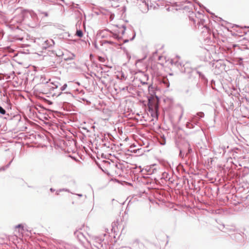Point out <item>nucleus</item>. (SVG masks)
Masks as SVG:
<instances>
[{"mask_svg":"<svg viewBox=\"0 0 249 249\" xmlns=\"http://www.w3.org/2000/svg\"><path fill=\"white\" fill-rule=\"evenodd\" d=\"M104 239H102L100 238H96V242L99 244V245L101 246V247H103V244H102V242L103 241Z\"/></svg>","mask_w":249,"mask_h":249,"instance_id":"21","label":"nucleus"},{"mask_svg":"<svg viewBox=\"0 0 249 249\" xmlns=\"http://www.w3.org/2000/svg\"><path fill=\"white\" fill-rule=\"evenodd\" d=\"M52 84L53 85V86L50 89L53 90L57 89L61 85L60 83L58 82L52 83Z\"/></svg>","mask_w":249,"mask_h":249,"instance_id":"14","label":"nucleus"},{"mask_svg":"<svg viewBox=\"0 0 249 249\" xmlns=\"http://www.w3.org/2000/svg\"><path fill=\"white\" fill-rule=\"evenodd\" d=\"M196 2L199 6V7L201 8H205V7L201 3H200L198 1H197L196 0Z\"/></svg>","mask_w":249,"mask_h":249,"instance_id":"37","label":"nucleus"},{"mask_svg":"<svg viewBox=\"0 0 249 249\" xmlns=\"http://www.w3.org/2000/svg\"><path fill=\"white\" fill-rule=\"evenodd\" d=\"M79 21L77 22V24H76V31H83V30L80 28V24Z\"/></svg>","mask_w":249,"mask_h":249,"instance_id":"28","label":"nucleus"},{"mask_svg":"<svg viewBox=\"0 0 249 249\" xmlns=\"http://www.w3.org/2000/svg\"><path fill=\"white\" fill-rule=\"evenodd\" d=\"M147 105H148L147 110L150 113L151 116L153 118L158 119V117H159V113H158V111L156 109H154L152 107H151L152 104H147Z\"/></svg>","mask_w":249,"mask_h":249,"instance_id":"8","label":"nucleus"},{"mask_svg":"<svg viewBox=\"0 0 249 249\" xmlns=\"http://www.w3.org/2000/svg\"><path fill=\"white\" fill-rule=\"evenodd\" d=\"M98 31H107V32H109V31H110L109 30H108V29H105L104 30H99Z\"/></svg>","mask_w":249,"mask_h":249,"instance_id":"47","label":"nucleus"},{"mask_svg":"<svg viewBox=\"0 0 249 249\" xmlns=\"http://www.w3.org/2000/svg\"><path fill=\"white\" fill-rule=\"evenodd\" d=\"M12 22L14 23L26 25L31 28H36L38 24V18L36 14L33 11L23 10L18 15L15 17Z\"/></svg>","mask_w":249,"mask_h":249,"instance_id":"1","label":"nucleus"},{"mask_svg":"<svg viewBox=\"0 0 249 249\" xmlns=\"http://www.w3.org/2000/svg\"><path fill=\"white\" fill-rule=\"evenodd\" d=\"M67 104H69L68 102H64V105H67Z\"/></svg>","mask_w":249,"mask_h":249,"instance_id":"63","label":"nucleus"},{"mask_svg":"<svg viewBox=\"0 0 249 249\" xmlns=\"http://www.w3.org/2000/svg\"><path fill=\"white\" fill-rule=\"evenodd\" d=\"M193 152L190 143H187V151L186 153V156H189Z\"/></svg>","mask_w":249,"mask_h":249,"instance_id":"13","label":"nucleus"},{"mask_svg":"<svg viewBox=\"0 0 249 249\" xmlns=\"http://www.w3.org/2000/svg\"><path fill=\"white\" fill-rule=\"evenodd\" d=\"M197 74L199 75V77L203 81L204 84L206 85H207L208 80L207 78L205 77L204 74H203L201 72H200L199 71H194V78L196 77V76Z\"/></svg>","mask_w":249,"mask_h":249,"instance_id":"9","label":"nucleus"},{"mask_svg":"<svg viewBox=\"0 0 249 249\" xmlns=\"http://www.w3.org/2000/svg\"><path fill=\"white\" fill-rule=\"evenodd\" d=\"M204 9H205L208 13H209L210 14H212V15H213V13L211 12L210 11V10H209V9H207L206 7H205V8H204Z\"/></svg>","mask_w":249,"mask_h":249,"instance_id":"43","label":"nucleus"},{"mask_svg":"<svg viewBox=\"0 0 249 249\" xmlns=\"http://www.w3.org/2000/svg\"><path fill=\"white\" fill-rule=\"evenodd\" d=\"M165 174H166V175H167V174L165 172H163L162 173V177L160 178V179H165Z\"/></svg>","mask_w":249,"mask_h":249,"instance_id":"39","label":"nucleus"},{"mask_svg":"<svg viewBox=\"0 0 249 249\" xmlns=\"http://www.w3.org/2000/svg\"><path fill=\"white\" fill-rule=\"evenodd\" d=\"M111 41H106L104 42V43H109L110 44L111 43Z\"/></svg>","mask_w":249,"mask_h":249,"instance_id":"56","label":"nucleus"},{"mask_svg":"<svg viewBox=\"0 0 249 249\" xmlns=\"http://www.w3.org/2000/svg\"><path fill=\"white\" fill-rule=\"evenodd\" d=\"M27 39H31L34 42L36 43L38 45L42 47L43 44L45 42V38L42 37H35L31 36L30 35L27 34Z\"/></svg>","mask_w":249,"mask_h":249,"instance_id":"5","label":"nucleus"},{"mask_svg":"<svg viewBox=\"0 0 249 249\" xmlns=\"http://www.w3.org/2000/svg\"><path fill=\"white\" fill-rule=\"evenodd\" d=\"M132 33L133 36H132V37H131L129 39V40H130V41L133 40L136 36V32H132ZM128 41H129V39H124V43H126Z\"/></svg>","mask_w":249,"mask_h":249,"instance_id":"20","label":"nucleus"},{"mask_svg":"<svg viewBox=\"0 0 249 249\" xmlns=\"http://www.w3.org/2000/svg\"><path fill=\"white\" fill-rule=\"evenodd\" d=\"M141 83L142 84V85H143L147 84V82H146L141 81Z\"/></svg>","mask_w":249,"mask_h":249,"instance_id":"50","label":"nucleus"},{"mask_svg":"<svg viewBox=\"0 0 249 249\" xmlns=\"http://www.w3.org/2000/svg\"><path fill=\"white\" fill-rule=\"evenodd\" d=\"M103 145H104V146H106V147H109V145H107V143H104V144H103Z\"/></svg>","mask_w":249,"mask_h":249,"instance_id":"58","label":"nucleus"},{"mask_svg":"<svg viewBox=\"0 0 249 249\" xmlns=\"http://www.w3.org/2000/svg\"><path fill=\"white\" fill-rule=\"evenodd\" d=\"M75 35L81 38L83 37L84 35V32H75Z\"/></svg>","mask_w":249,"mask_h":249,"instance_id":"26","label":"nucleus"},{"mask_svg":"<svg viewBox=\"0 0 249 249\" xmlns=\"http://www.w3.org/2000/svg\"><path fill=\"white\" fill-rule=\"evenodd\" d=\"M67 87V84L66 83L64 84L62 86L60 87V89H59V91H55V92L53 94V96H56V97L61 96L62 98H73L74 96L70 92H62L63 91H64L66 89Z\"/></svg>","mask_w":249,"mask_h":249,"instance_id":"3","label":"nucleus"},{"mask_svg":"<svg viewBox=\"0 0 249 249\" xmlns=\"http://www.w3.org/2000/svg\"><path fill=\"white\" fill-rule=\"evenodd\" d=\"M102 33V32H97V36H100Z\"/></svg>","mask_w":249,"mask_h":249,"instance_id":"55","label":"nucleus"},{"mask_svg":"<svg viewBox=\"0 0 249 249\" xmlns=\"http://www.w3.org/2000/svg\"><path fill=\"white\" fill-rule=\"evenodd\" d=\"M148 90L150 96L147 97V104H152V100L155 98L159 100V96L156 95V89H155L154 87H153L152 85H150L148 86Z\"/></svg>","mask_w":249,"mask_h":249,"instance_id":"4","label":"nucleus"},{"mask_svg":"<svg viewBox=\"0 0 249 249\" xmlns=\"http://www.w3.org/2000/svg\"><path fill=\"white\" fill-rule=\"evenodd\" d=\"M64 27H65V26H64L63 25H57V29L58 30L64 31L65 30V29H64Z\"/></svg>","mask_w":249,"mask_h":249,"instance_id":"33","label":"nucleus"},{"mask_svg":"<svg viewBox=\"0 0 249 249\" xmlns=\"http://www.w3.org/2000/svg\"><path fill=\"white\" fill-rule=\"evenodd\" d=\"M13 161V160H12L7 164H6L5 166H2L0 168V171H4L6 169H7L8 168H9V167L10 166L11 163Z\"/></svg>","mask_w":249,"mask_h":249,"instance_id":"18","label":"nucleus"},{"mask_svg":"<svg viewBox=\"0 0 249 249\" xmlns=\"http://www.w3.org/2000/svg\"><path fill=\"white\" fill-rule=\"evenodd\" d=\"M121 28H122L123 29V30L122 31H125L126 28V26L125 25H124V24L121 25Z\"/></svg>","mask_w":249,"mask_h":249,"instance_id":"38","label":"nucleus"},{"mask_svg":"<svg viewBox=\"0 0 249 249\" xmlns=\"http://www.w3.org/2000/svg\"><path fill=\"white\" fill-rule=\"evenodd\" d=\"M211 85L212 86H213V85H215V81L213 79H212L211 81Z\"/></svg>","mask_w":249,"mask_h":249,"instance_id":"41","label":"nucleus"},{"mask_svg":"<svg viewBox=\"0 0 249 249\" xmlns=\"http://www.w3.org/2000/svg\"><path fill=\"white\" fill-rule=\"evenodd\" d=\"M199 91H200V97H203L205 96V92L204 91V90L201 88L200 89H199Z\"/></svg>","mask_w":249,"mask_h":249,"instance_id":"30","label":"nucleus"},{"mask_svg":"<svg viewBox=\"0 0 249 249\" xmlns=\"http://www.w3.org/2000/svg\"><path fill=\"white\" fill-rule=\"evenodd\" d=\"M220 66V67L222 66V64H221V62L217 61L216 62V63L215 64V67L219 68Z\"/></svg>","mask_w":249,"mask_h":249,"instance_id":"36","label":"nucleus"},{"mask_svg":"<svg viewBox=\"0 0 249 249\" xmlns=\"http://www.w3.org/2000/svg\"><path fill=\"white\" fill-rule=\"evenodd\" d=\"M8 41L10 42H14L17 40L23 41L24 38L23 37H20L18 36H14L12 35H9L7 37Z\"/></svg>","mask_w":249,"mask_h":249,"instance_id":"10","label":"nucleus"},{"mask_svg":"<svg viewBox=\"0 0 249 249\" xmlns=\"http://www.w3.org/2000/svg\"><path fill=\"white\" fill-rule=\"evenodd\" d=\"M4 115H5V116L4 117V119H6V120L11 119L10 118V115L9 113H7V112H6V114H4Z\"/></svg>","mask_w":249,"mask_h":249,"instance_id":"35","label":"nucleus"},{"mask_svg":"<svg viewBox=\"0 0 249 249\" xmlns=\"http://www.w3.org/2000/svg\"><path fill=\"white\" fill-rule=\"evenodd\" d=\"M242 50H248V51H249V48L246 47H244L243 49H242Z\"/></svg>","mask_w":249,"mask_h":249,"instance_id":"48","label":"nucleus"},{"mask_svg":"<svg viewBox=\"0 0 249 249\" xmlns=\"http://www.w3.org/2000/svg\"><path fill=\"white\" fill-rule=\"evenodd\" d=\"M140 11L143 13H147L149 10L148 4L145 0L142 1V3H140L138 5Z\"/></svg>","mask_w":249,"mask_h":249,"instance_id":"6","label":"nucleus"},{"mask_svg":"<svg viewBox=\"0 0 249 249\" xmlns=\"http://www.w3.org/2000/svg\"><path fill=\"white\" fill-rule=\"evenodd\" d=\"M50 191L51 192H54L55 190L53 188H51L50 189Z\"/></svg>","mask_w":249,"mask_h":249,"instance_id":"49","label":"nucleus"},{"mask_svg":"<svg viewBox=\"0 0 249 249\" xmlns=\"http://www.w3.org/2000/svg\"><path fill=\"white\" fill-rule=\"evenodd\" d=\"M230 33H231V35L234 37L235 40H236L238 41H241L243 39H244V38L243 37V35H241V34L240 35V34L236 33V32H231Z\"/></svg>","mask_w":249,"mask_h":249,"instance_id":"11","label":"nucleus"},{"mask_svg":"<svg viewBox=\"0 0 249 249\" xmlns=\"http://www.w3.org/2000/svg\"><path fill=\"white\" fill-rule=\"evenodd\" d=\"M157 53H158V51H156L155 52L153 53V55H155Z\"/></svg>","mask_w":249,"mask_h":249,"instance_id":"60","label":"nucleus"},{"mask_svg":"<svg viewBox=\"0 0 249 249\" xmlns=\"http://www.w3.org/2000/svg\"><path fill=\"white\" fill-rule=\"evenodd\" d=\"M75 195L78 196L79 197H82L83 196V195L81 194H75Z\"/></svg>","mask_w":249,"mask_h":249,"instance_id":"51","label":"nucleus"},{"mask_svg":"<svg viewBox=\"0 0 249 249\" xmlns=\"http://www.w3.org/2000/svg\"><path fill=\"white\" fill-rule=\"evenodd\" d=\"M126 10V6H124L123 7V8H122V11H123V12H125Z\"/></svg>","mask_w":249,"mask_h":249,"instance_id":"42","label":"nucleus"},{"mask_svg":"<svg viewBox=\"0 0 249 249\" xmlns=\"http://www.w3.org/2000/svg\"><path fill=\"white\" fill-rule=\"evenodd\" d=\"M164 84L166 88L169 87L170 83H169V80L167 78L165 79Z\"/></svg>","mask_w":249,"mask_h":249,"instance_id":"29","label":"nucleus"},{"mask_svg":"<svg viewBox=\"0 0 249 249\" xmlns=\"http://www.w3.org/2000/svg\"><path fill=\"white\" fill-rule=\"evenodd\" d=\"M226 29L228 30V31H229V32L231 31V30H230L229 27H226Z\"/></svg>","mask_w":249,"mask_h":249,"instance_id":"64","label":"nucleus"},{"mask_svg":"<svg viewBox=\"0 0 249 249\" xmlns=\"http://www.w3.org/2000/svg\"><path fill=\"white\" fill-rule=\"evenodd\" d=\"M204 113L203 112H198L196 113V115L194 116V118H198L199 119L202 118L204 117Z\"/></svg>","mask_w":249,"mask_h":249,"instance_id":"16","label":"nucleus"},{"mask_svg":"<svg viewBox=\"0 0 249 249\" xmlns=\"http://www.w3.org/2000/svg\"><path fill=\"white\" fill-rule=\"evenodd\" d=\"M159 142L160 145H164L166 143L165 137L164 135H162L160 136V138L159 140Z\"/></svg>","mask_w":249,"mask_h":249,"instance_id":"15","label":"nucleus"},{"mask_svg":"<svg viewBox=\"0 0 249 249\" xmlns=\"http://www.w3.org/2000/svg\"><path fill=\"white\" fill-rule=\"evenodd\" d=\"M175 65L178 66L179 65L181 67L180 71L181 72L187 73L188 75V78H191L194 75V71H196V69L194 70L192 69V68L190 67V64L189 62L186 63L182 66H181L180 63H178V62H176Z\"/></svg>","mask_w":249,"mask_h":249,"instance_id":"2","label":"nucleus"},{"mask_svg":"<svg viewBox=\"0 0 249 249\" xmlns=\"http://www.w3.org/2000/svg\"><path fill=\"white\" fill-rule=\"evenodd\" d=\"M215 18H218V20H219V21L223 20L221 18H220V17H218L215 16Z\"/></svg>","mask_w":249,"mask_h":249,"instance_id":"46","label":"nucleus"},{"mask_svg":"<svg viewBox=\"0 0 249 249\" xmlns=\"http://www.w3.org/2000/svg\"><path fill=\"white\" fill-rule=\"evenodd\" d=\"M6 110L1 106H0V114L1 115L6 114Z\"/></svg>","mask_w":249,"mask_h":249,"instance_id":"23","label":"nucleus"},{"mask_svg":"<svg viewBox=\"0 0 249 249\" xmlns=\"http://www.w3.org/2000/svg\"><path fill=\"white\" fill-rule=\"evenodd\" d=\"M240 34H243L244 35V34H247L248 32H238Z\"/></svg>","mask_w":249,"mask_h":249,"instance_id":"59","label":"nucleus"},{"mask_svg":"<svg viewBox=\"0 0 249 249\" xmlns=\"http://www.w3.org/2000/svg\"><path fill=\"white\" fill-rule=\"evenodd\" d=\"M242 29H245V28H248V29H249V26H244V27H242L241 28Z\"/></svg>","mask_w":249,"mask_h":249,"instance_id":"53","label":"nucleus"},{"mask_svg":"<svg viewBox=\"0 0 249 249\" xmlns=\"http://www.w3.org/2000/svg\"><path fill=\"white\" fill-rule=\"evenodd\" d=\"M240 27L239 25H236V24H234V25H233L232 26V27Z\"/></svg>","mask_w":249,"mask_h":249,"instance_id":"57","label":"nucleus"},{"mask_svg":"<svg viewBox=\"0 0 249 249\" xmlns=\"http://www.w3.org/2000/svg\"><path fill=\"white\" fill-rule=\"evenodd\" d=\"M42 14L45 17H47L48 16V13L47 12H43Z\"/></svg>","mask_w":249,"mask_h":249,"instance_id":"40","label":"nucleus"},{"mask_svg":"<svg viewBox=\"0 0 249 249\" xmlns=\"http://www.w3.org/2000/svg\"><path fill=\"white\" fill-rule=\"evenodd\" d=\"M179 157L182 159L184 158V153L183 152L182 150L179 148Z\"/></svg>","mask_w":249,"mask_h":249,"instance_id":"27","label":"nucleus"},{"mask_svg":"<svg viewBox=\"0 0 249 249\" xmlns=\"http://www.w3.org/2000/svg\"><path fill=\"white\" fill-rule=\"evenodd\" d=\"M60 192H59V190H57V191H56L55 194H56V195H59V193H60Z\"/></svg>","mask_w":249,"mask_h":249,"instance_id":"52","label":"nucleus"},{"mask_svg":"<svg viewBox=\"0 0 249 249\" xmlns=\"http://www.w3.org/2000/svg\"><path fill=\"white\" fill-rule=\"evenodd\" d=\"M192 122L195 125H199V121L196 119V118L194 117V119L192 120Z\"/></svg>","mask_w":249,"mask_h":249,"instance_id":"24","label":"nucleus"},{"mask_svg":"<svg viewBox=\"0 0 249 249\" xmlns=\"http://www.w3.org/2000/svg\"><path fill=\"white\" fill-rule=\"evenodd\" d=\"M190 92V90L189 89H186L185 91V94H188Z\"/></svg>","mask_w":249,"mask_h":249,"instance_id":"45","label":"nucleus"},{"mask_svg":"<svg viewBox=\"0 0 249 249\" xmlns=\"http://www.w3.org/2000/svg\"><path fill=\"white\" fill-rule=\"evenodd\" d=\"M244 168H245V171H248V170H249V167H246V166H245V167H244Z\"/></svg>","mask_w":249,"mask_h":249,"instance_id":"54","label":"nucleus"},{"mask_svg":"<svg viewBox=\"0 0 249 249\" xmlns=\"http://www.w3.org/2000/svg\"><path fill=\"white\" fill-rule=\"evenodd\" d=\"M157 171V169L156 168H152L150 169L148 171V174L152 175L153 174H155Z\"/></svg>","mask_w":249,"mask_h":249,"instance_id":"22","label":"nucleus"},{"mask_svg":"<svg viewBox=\"0 0 249 249\" xmlns=\"http://www.w3.org/2000/svg\"><path fill=\"white\" fill-rule=\"evenodd\" d=\"M73 58H68L67 59H65L66 60H71Z\"/></svg>","mask_w":249,"mask_h":249,"instance_id":"61","label":"nucleus"},{"mask_svg":"<svg viewBox=\"0 0 249 249\" xmlns=\"http://www.w3.org/2000/svg\"><path fill=\"white\" fill-rule=\"evenodd\" d=\"M74 234L79 240H82V238H85L83 233L78 231H75Z\"/></svg>","mask_w":249,"mask_h":249,"instance_id":"12","label":"nucleus"},{"mask_svg":"<svg viewBox=\"0 0 249 249\" xmlns=\"http://www.w3.org/2000/svg\"><path fill=\"white\" fill-rule=\"evenodd\" d=\"M5 20V16L4 14L0 11V22L4 21ZM0 31H3V29L0 28Z\"/></svg>","mask_w":249,"mask_h":249,"instance_id":"19","label":"nucleus"},{"mask_svg":"<svg viewBox=\"0 0 249 249\" xmlns=\"http://www.w3.org/2000/svg\"><path fill=\"white\" fill-rule=\"evenodd\" d=\"M59 192L65 191V192H67L71 193L72 194L71 192H70V190L69 189H67V188L60 189H59Z\"/></svg>","mask_w":249,"mask_h":249,"instance_id":"31","label":"nucleus"},{"mask_svg":"<svg viewBox=\"0 0 249 249\" xmlns=\"http://www.w3.org/2000/svg\"><path fill=\"white\" fill-rule=\"evenodd\" d=\"M16 228L20 229L22 230H24V226L22 224H19L16 226Z\"/></svg>","mask_w":249,"mask_h":249,"instance_id":"32","label":"nucleus"},{"mask_svg":"<svg viewBox=\"0 0 249 249\" xmlns=\"http://www.w3.org/2000/svg\"><path fill=\"white\" fill-rule=\"evenodd\" d=\"M206 33H207V34H209L210 32H206ZM212 33H213V36H215V33L216 32H212Z\"/></svg>","mask_w":249,"mask_h":249,"instance_id":"62","label":"nucleus"},{"mask_svg":"<svg viewBox=\"0 0 249 249\" xmlns=\"http://www.w3.org/2000/svg\"><path fill=\"white\" fill-rule=\"evenodd\" d=\"M186 126L187 128L192 129L195 127V125L192 122V121L188 122L186 123Z\"/></svg>","mask_w":249,"mask_h":249,"instance_id":"17","label":"nucleus"},{"mask_svg":"<svg viewBox=\"0 0 249 249\" xmlns=\"http://www.w3.org/2000/svg\"><path fill=\"white\" fill-rule=\"evenodd\" d=\"M94 44V47H95L96 49H98V45H97V44L96 42H94V44Z\"/></svg>","mask_w":249,"mask_h":249,"instance_id":"44","label":"nucleus"},{"mask_svg":"<svg viewBox=\"0 0 249 249\" xmlns=\"http://www.w3.org/2000/svg\"><path fill=\"white\" fill-rule=\"evenodd\" d=\"M45 42L42 45L41 48L43 50H46L54 45V41L52 39H47L45 38Z\"/></svg>","mask_w":249,"mask_h":249,"instance_id":"7","label":"nucleus"},{"mask_svg":"<svg viewBox=\"0 0 249 249\" xmlns=\"http://www.w3.org/2000/svg\"><path fill=\"white\" fill-rule=\"evenodd\" d=\"M204 42L205 43L209 44L212 42L211 38L209 36H207L206 38L204 39Z\"/></svg>","mask_w":249,"mask_h":249,"instance_id":"25","label":"nucleus"},{"mask_svg":"<svg viewBox=\"0 0 249 249\" xmlns=\"http://www.w3.org/2000/svg\"><path fill=\"white\" fill-rule=\"evenodd\" d=\"M49 52H50V55H51L52 54H53L54 55H55L56 56H57L58 55L56 54V53L54 51H50L49 50Z\"/></svg>","mask_w":249,"mask_h":249,"instance_id":"34","label":"nucleus"}]
</instances>
